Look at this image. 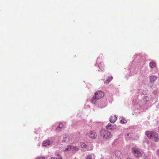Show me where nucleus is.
Instances as JSON below:
<instances>
[{"mask_svg": "<svg viewBox=\"0 0 159 159\" xmlns=\"http://www.w3.org/2000/svg\"><path fill=\"white\" fill-rule=\"evenodd\" d=\"M89 136L92 139H95L97 137V135L94 131H91L89 133Z\"/></svg>", "mask_w": 159, "mask_h": 159, "instance_id": "nucleus-7", "label": "nucleus"}, {"mask_svg": "<svg viewBox=\"0 0 159 159\" xmlns=\"http://www.w3.org/2000/svg\"><path fill=\"white\" fill-rule=\"evenodd\" d=\"M116 125H113L110 124H108L106 127V129H116Z\"/></svg>", "mask_w": 159, "mask_h": 159, "instance_id": "nucleus-8", "label": "nucleus"}, {"mask_svg": "<svg viewBox=\"0 0 159 159\" xmlns=\"http://www.w3.org/2000/svg\"><path fill=\"white\" fill-rule=\"evenodd\" d=\"M72 141V138L70 137L67 136L63 138L62 143H68L71 142Z\"/></svg>", "mask_w": 159, "mask_h": 159, "instance_id": "nucleus-5", "label": "nucleus"}, {"mask_svg": "<svg viewBox=\"0 0 159 159\" xmlns=\"http://www.w3.org/2000/svg\"><path fill=\"white\" fill-rule=\"evenodd\" d=\"M86 159H92V157L91 155H88Z\"/></svg>", "mask_w": 159, "mask_h": 159, "instance_id": "nucleus-22", "label": "nucleus"}, {"mask_svg": "<svg viewBox=\"0 0 159 159\" xmlns=\"http://www.w3.org/2000/svg\"><path fill=\"white\" fill-rule=\"evenodd\" d=\"M35 159H45V157H38L36 158Z\"/></svg>", "mask_w": 159, "mask_h": 159, "instance_id": "nucleus-23", "label": "nucleus"}, {"mask_svg": "<svg viewBox=\"0 0 159 159\" xmlns=\"http://www.w3.org/2000/svg\"><path fill=\"white\" fill-rule=\"evenodd\" d=\"M112 79L113 77L112 76L108 77V79L107 80L104 82V83L106 84H108L110 82V81L112 80Z\"/></svg>", "mask_w": 159, "mask_h": 159, "instance_id": "nucleus-11", "label": "nucleus"}, {"mask_svg": "<svg viewBox=\"0 0 159 159\" xmlns=\"http://www.w3.org/2000/svg\"><path fill=\"white\" fill-rule=\"evenodd\" d=\"M52 142L53 141L51 140H46L43 142V145L44 146H48L52 144Z\"/></svg>", "mask_w": 159, "mask_h": 159, "instance_id": "nucleus-6", "label": "nucleus"}, {"mask_svg": "<svg viewBox=\"0 0 159 159\" xmlns=\"http://www.w3.org/2000/svg\"><path fill=\"white\" fill-rule=\"evenodd\" d=\"M63 125L62 123H60L59 124V126L56 129L57 130L59 131L61 128H63Z\"/></svg>", "mask_w": 159, "mask_h": 159, "instance_id": "nucleus-17", "label": "nucleus"}, {"mask_svg": "<svg viewBox=\"0 0 159 159\" xmlns=\"http://www.w3.org/2000/svg\"><path fill=\"white\" fill-rule=\"evenodd\" d=\"M98 100L97 99L96 97V96H95L94 97H93L91 99V102L94 104L96 102V100Z\"/></svg>", "mask_w": 159, "mask_h": 159, "instance_id": "nucleus-14", "label": "nucleus"}, {"mask_svg": "<svg viewBox=\"0 0 159 159\" xmlns=\"http://www.w3.org/2000/svg\"><path fill=\"white\" fill-rule=\"evenodd\" d=\"M157 79V77L154 76H152L150 77V80L151 82H153Z\"/></svg>", "mask_w": 159, "mask_h": 159, "instance_id": "nucleus-13", "label": "nucleus"}, {"mask_svg": "<svg viewBox=\"0 0 159 159\" xmlns=\"http://www.w3.org/2000/svg\"><path fill=\"white\" fill-rule=\"evenodd\" d=\"M96 98L98 99H101L104 96V93L102 91H97L95 93Z\"/></svg>", "mask_w": 159, "mask_h": 159, "instance_id": "nucleus-4", "label": "nucleus"}, {"mask_svg": "<svg viewBox=\"0 0 159 159\" xmlns=\"http://www.w3.org/2000/svg\"><path fill=\"white\" fill-rule=\"evenodd\" d=\"M145 134L148 138L153 139L156 142L158 141L159 140V139L158 138V134L156 132L147 131L146 132Z\"/></svg>", "mask_w": 159, "mask_h": 159, "instance_id": "nucleus-1", "label": "nucleus"}, {"mask_svg": "<svg viewBox=\"0 0 159 159\" xmlns=\"http://www.w3.org/2000/svg\"><path fill=\"white\" fill-rule=\"evenodd\" d=\"M112 79L113 77L112 76L108 77V79L107 80L104 82V83L106 84H108L110 82V81L112 80Z\"/></svg>", "mask_w": 159, "mask_h": 159, "instance_id": "nucleus-10", "label": "nucleus"}, {"mask_svg": "<svg viewBox=\"0 0 159 159\" xmlns=\"http://www.w3.org/2000/svg\"><path fill=\"white\" fill-rule=\"evenodd\" d=\"M80 146L81 148H86L87 145L84 143H81Z\"/></svg>", "mask_w": 159, "mask_h": 159, "instance_id": "nucleus-19", "label": "nucleus"}, {"mask_svg": "<svg viewBox=\"0 0 159 159\" xmlns=\"http://www.w3.org/2000/svg\"><path fill=\"white\" fill-rule=\"evenodd\" d=\"M71 150L73 151H77L79 150L78 147L71 146Z\"/></svg>", "mask_w": 159, "mask_h": 159, "instance_id": "nucleus-16", "label": "nucleus"}, {"mask_svg": "<svg viewBox=\"0 0 159 159\" xmlns=\"http://www.w3.org/2000/svg\"><path fill=\"white\" fill-rule=\"evenodd\" d=\"M71 146L68 145L67 146V148L63 149V151H69L71 150Z\"/></svg>", "mask_w": 159, "mask_h": 159, "instance_id": "nucleus-15", "label": "nucleus"}, {"mask_svg": "<svg viewBox=\"0 0 159 159\" xmlns=\"http://www.w3.org/2000/svg\"><path fill=\"white\" fill-rule=\"evenodd\" d=\"M156 63L153 61H152L149 63V66L151 68H153L156 66Z\"/></svg>", "mask_w": 159, "mask_h": 159, "instance_id": "nucleus-12", "label": "nucleus"}, {"mask_svg": "<svg viewBox=\"0 0 159 159\" xmlns=\"http://www.w3.org/2000/svg\"><path fill=\"white\" fill-rule=\"evenodd\" d=\"M157 154H159V150H158L157 151Z\"/></svg>", "mask_w": 159, "mask_h": 159, "instance_id": "nucleus-25", "label": "nucleus"}, {"mask_svg": "<svg viewBox=\"0 0 159 159\" xmlns=\"http://www.w3.org/2000/svg\"><path fill=\"white\" fill-rule=\"evenodd\" d=\"M100 134L101 136L104 139H110L112 137V135L110 132L104 129L101 130L100 132Z\"/></svg>", "mask_w": 159, "mask_h": 159, "instance_id": "nucleus-3", "label": "nucleus"}, {"mask_svg": "<svg viewBox=\"0 0 159 159\" xmlns=\"http://www.w3.org/2000/svg\"><path fill=\"white\" fill-rule=\"evenodd\" d=\"M57 157L58 159H65L64 158H62L61 155L59 154H58L57 155Z\"/></svg>", "mask_w": 159, "mask_h": 159, "instance_id": "nucleus-21", "label": "nucleus"}, {"mask_svg": "<svg viewBox=\"0 0 159 159\" xmlns=\"http://www.w3.org/2000/svg\"><path fill=\"white\" fill-rule=\"evenodd\" d=\"M132 152L136 157H140L142 156V152L140 150L135 147H133L132 148Z\"/></svg>", "mask_w": 159, "mask_h": 159, "instance_id": "nucleus-2", "label": "nucleus"}, {"mask_svg": "<svg viewBox=\"0 0 159 159\" xmlns=\"http://www.w3.org/2000/svg\"><path fill=\"white\" fill-rule=\"evenodd\" d=\"M120 122L121 124H124L126 123L127 121L124 119H122L120 120Z\"/></svg>", "mask_w": 159, "mask_h": 159, "instance_id": "nucleus-20", "label": "nucleus"}, {"mask_svg": "<svg viewBox=\"0 0 159 159\" xmlns=\"http://www.w3.org/2000/svg\"><path fill=\"white\" fill-rule=\"evenodd\" d=\"M98 66L99 68L102 69L104 67V65L103 63L100 62L99 64L98 65Z\"/></svg>", "mask_w": 159, "mask_h": 159, "instance_id": "nucleus-18", "label": "nucleus"}, {"mask_svg": "<svg viewBox=\"0 0 159 159\" xmlns=\"http://www.w3.org/2000/svg\"><path fill=\"white\" fill-rule=\"evenodd\" d=\"M117 117L116 115L111 116L110 118V121L112 123L115 122L117 120Z\"/></svg>", "mask_w": 159, "mask_h": 159, "instance_id": "nucleus-9", "label": "nucleus"}, {"mask_svg": "<svg viewBox=\"0 0 159 159\" xmlns=\"http://www.w3.org/2000/svg\"><path fill=\"white\" fill-rule=\"evenodd\" d=\"M51 159H57V158H56L55 157H51Z\"/></svg>", "mask_w": 159, "mask_h": 159, "instance_id": "nucleus-24", "label": "nucleus"}, {"mask_svg": "<svg viewBox=\"0 0 159 159\" xmlns=\"http://www.w3.org/2000/svg\"><path fill=\"white\" fill-rule=\"evenodd\" d=\"M127 159H131L130 158H128Z\"/></svg>", "mask_w": 159, "mask_h": 159, "instance_id": "nucleus-26", "label": "nucleus"}]
</instances>
